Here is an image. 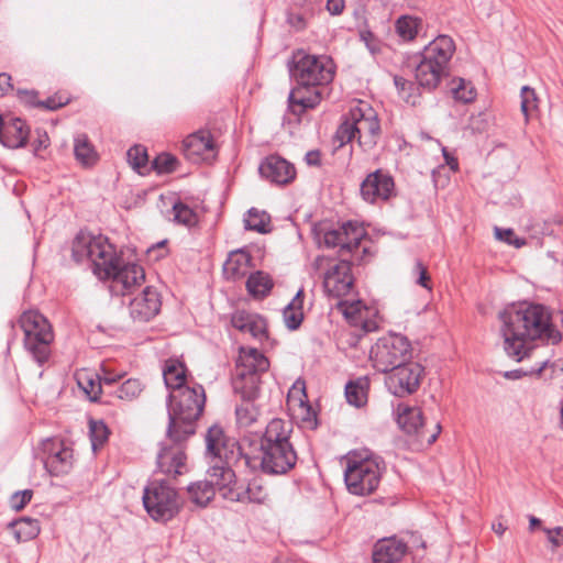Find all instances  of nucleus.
I'll use <instances>...</instances> for the list:
<instances>
[{"label": "nucleus", "mask_w": 563, "mask_h": 563, "mask_svg": "<svg viewBox=\"0 0 563 563\" xmlns=\"http://www.w3.org/2000/svg\"><path fill=\"white\" fill-rule=\"evenodd\" d=\"M186 373V365L179 360L169 358L165 361L163 367V377L169 391H175L176 389H180L190 385Z\"/></svg>", "instance_id": "28"}, {"label": "nucleus", "mask_w": 563, "mask_h": 563, "mask_svg": "<svg viewBox=\"0 0 563 563\" xmlns=\"http://www.w3.org/2000/svg\"><path fill=\"white\" fill-rule=\"evenodd\" d=\"M452 95L453 98L463 103L472 102L476 97V91L470 81L463 78L453 79Z\"/></svg>", "instance_id": "40"}, {"label": "nucleus", "mask_w": 563, "mask_h": 563, "mask_svg": "<svg viewBox=\"0 0 563 563\" xmlns=\"http://www.w3.org/2000/svg\"><path fill=\"white\" fill-rule=\"evenodd\" d=\"M525 374L526 373H523L522 371L516 369V371L506 372L505 377L510 378V379H518V378L522 377V375H525Z\"/></svg>", "instance_id": "61"}, {"label": "nucleus", "mask_w": 563, "mask_h": 563, "mask_svg": "<svg viewBox=\"0 0 563 563\" xmlns=\"http://www.w3.org/2000/svg\"><path fill=\"white\" fill-rule=\"evenodd\" d=\"M369 382L366 377H360L351 380L345 386V397L350 405L357 408L364 406L367 401V389Z\"/></svg>", "instance_id": "35"}, {"label": "nucleus", "mask_w": 563, "mask_h": 563, "mask_svg": "<svg viewBox=\"0 0 563 563\" xmlns=\"http://www.w3.org/2000/svg\"><path fill=\"white\" fill-rule=\"evenodd\" d=\"M235 415L240 427H250L256 421L258 410L253 401L243 400V404L236 407Z\"/></svg>", "instance_id": "41"}, {"label": "nucleus", "mask_w": 563, "mask_h": 563, "mask_svg": "<svg viewBox=\"0 0 563 563\" xmlns=\"http://www.w3.org/2000/svg\"><path fill=\"white\" fill-rule=\"evenodd\" d=\"M303 299L305 290L300 288L283 310L285 325L290 331L299 329L303 321Z\"/></svg>", "instance_id": "30"}, {"label": "nucleus", "mask_w": 563, "mask_h": 563, "mask_svg": "<svg viewBox=\"0 0 563 563\" xmlns=\"http://www.w3.org/2000/svg\"><path fill=\"white\" fill-rule=\"evenodd\" d=\"M269 368L268 358L256 349L245 351L241 354L235 366L233 389L243 400L253 401L260 394L261 374Z\"/></svg>", "instance_id": "10"}, {"label": "nucleus", "mask_w": 563, "mask_h": 563, "mask_svg": "<svg viewBox=\"0 0 563 563\" xmlns=\"http://www.w3.org/2000/svg\"><path fill=\"white\" fill-rule=\"evenodd\" d=\"M499 319L505 352L517 362L529 356L534 341L556 344L562 339L552 324L550 310L540 303H511L499 313Z\"/></svg>", "instance_id": "1"}, {"label": "nucleus", "mask_w": 563, "mask_h": 563, "mask_svg": "<svg viewBox=\"0 0 563 563\" xmlns=\"http://www.w3.org/2000/svg\"><path fill=\"white\" fill-rule=\"evenodd\" d=\"M89 431L93 450H96L98 446L103 445V443L108 440L109 429L106 426V423L101 420H91Z\"/></svg>", "instance_id": "45"}, {"label": "nucleus", "mask_w": 563, "mask_h": 563, "mask_svg": "<svg viewBox=\"0 0 563 563\" xmlns=\"http://www.w3.org/2000/svg\"><path fill=\"white\" fill-rule=\"evenodd\" d=\"M385 470L386 465L380 456L368 451L351 452L344 471L347 490L358 496L374 493Z\"/></svg>", "instance_id": "8"}, {"label": "nucleus", "mask_w": 563, "mask_h": 563, "mask_svg": "<svg viewBox=\"0 0 563 563\" xmlns=\"http://www.w3.org/2000/svg\"><path fill=\"white\" fill-rule=\"evenodd\" d=\"M455 52L454 41L448 35H439L420 53L415 69L418 85L424 89H435L441 79L449 75V63Z\"/></svg>", "instance_id": "7"}, {"label": "nucleus", "mask_w": 563, "mask_h": 563, "mask_svg": "<svg viewBox=\"0 0 563 563\" xmlns=\"http://www.w3.org/2000/svg\"><path fill=\"white\" fill-rule=\"evenodd\" d=\"M174 221L188 228L196 227L199 218L197 212L181 201H175L172 206Z\"/></svg>", "instance_id": "39"}, {"label": "nucleus", "mask_w": 563, "mask_h": 563, "mask_svg": "<svg viewBox=\"0 0 563 563\" xmlns=\"http://www.w3.org/2000/svg\"><path fill=\"white\" fill-rule=\"evenodd\" d=\"M126 155L130 165L141 174L142 168L146 167L148 161L146 148L142 145H134L128 151Z\"/></svg>", "instance_id": "44"}, {"label": "nucleus", "mask_w": 563, "mask_h": 563, "mask_svg": "<svg viewBox=\"0 0 563 563\" xmlns=\"http://www.w3.org/2000/svg\"><path fill=\"white\" fill-rule=\"evenodd\" d=\"M327 9L332 15H339L344 10V0H328Z\"/></svg>", "instance_id": "58"}, {"label": "nucleus", "mask_w": 563, "mask_h": 563, "mask_svg": "<svg viewBox=\"0 0 563 563\" xmlns=\"http://www.w3.org/2000/svg\"><path fill=\"white\" fill-rule=\"evenodd\" d=\"M540 525H541V520L540 519H538L534 516H530V518H529V528H530V530H533L536 527H538Z\"/></svg>", "instance_id": "63"}, {"label": "nucleus", "mask_w": 563, "mask_h": 563, "mask_svg": "<svg viewBox=\"0 0 563 563\" xmlns=\"http://www.w3.org/2000/svg\"><path fill=\"white\" fill-rule=\"evenodd\" d=\"M77 383L89 400L111 404V399H108L104 396L103 385L102 382H100L98 374L91 375L87 372L78 373Z\"/></svg>", "instance_id": "29"}, {"label": "nucleus", "mask_w": 563, "mask_h": 563, "mask_svg": "<svg viewBox=\"0 0 563 563\" xmlns=\"http://www.w3.org/2000/svg\"><path fill=\"white\" fill-rule=\"evenodd\" d=\"M290 423L283 419H273L266 426L261 437L260 446L255 454L242 451L240 462L250 468H260L269 475H284L297 463V452L290 442Z\"/></svg>", "instance_id": "5"}, {"label": "nucleus", "mask_w": 563, "mask_h": 563, "mask_svg": "<svg viewBox=\"0 0 563 563\" xmlns=\"http://www.w3.org/2000/svg\"><path fill=\"white\" fill-rule=\"evenodd\" d=\"M177 166L178 159L169 153H161L152 162V167L157 174L173 173Z\"/></svg>", "instance_id": "43"}, {"label": "nucleus", "mask_w": 563, "mask_h": 563, "mask_svg": "<svg viewBox=\"0 0 563 563\" xmlns=\"http://www.w3.org/2000/svg\"><path fill=\"white\" fill-rule=\"evenodd\" d=\"M274 287V280L269 274L263 271L252 273L246 280V289L254 298H265Z\"/></svg>", "instance_id": "32"}, {"label": "nucleus", "mask_w": 563, "mask_h": 563, "mask_svg": "<svg viewBox=\"0 0 563 563\" xmlns=\"http://www.w3.org/2000/svg\"><path fill=\"white\" fill-rule=\"evenodd\" d=\"M269 216L265 211H258L255 208H251L247 217L244 219L245 229L258 233H267L269 231Z\"/></svg>", "instance_id": "37"}, {"label": "nucleus", "mask_w": 563, "mask_h": 563, "mask_svg": "<svg viewBox=\"0 0 563 563\" xmlns=\"http://www.w3.org/2000/svg\"><path fill=\"white\" fill-rule=\"evenodd\" d=\"M288 22L298 31L306 27V20L301 14H290Z\"/></svg>", "instance_id": "59"}, {"label": "nucleus", "mask_w": 563, "mask_h": 563, "mask_svg": "<svg viewBox=\"0 0 563 563\" xmlns=\"http://www.w3.org/2000/svg\"><path fill=\"white\" fill-rule=\"evenodd\" d=\"M355 130H357V128L353 124L351 113L349 112L334 134V142H336L339 147H341L346 143H350L352 140L357 139Z\"/></svg>", "instance_id": "42"}, {"label": "nucleus", "mask_w": 563, "mask_h": 563, "mask_svg": "<svg viewBox=\"0 0 563 563\" xmlns=\"http://www.w3.org/2000/svg\"><path fill=\"white\" fill-rule=\"evenodd\" d=\"M69 102V97L60 93H55L51 97H48L46 100H43L38 102V108H44L46 110H57Z\"/></svg>", "instance_id": "50"}, {"label": "nucleus", "mask_w": 563, "mask_h": 563, "mask_svg": "<svg viewBox=\"0 0 563 563\" xmlns=\"http://www.w3.org/2000/svg\"><path fill=\"white\" fill-rule=\"evenodd\" d=\"M18 97L22 103L29 107L38 108V92L36 90L19 89Z\"/></svg>", "instance_id": "53"}, {"label": "nucleus", "mask_w": 563, "mask_h": 563, "mask_svg": "<svg viewBox=\"0 0 563 563\" xmlns=\"http://www.w3.org/2000/svg\"><path fill=\"white\" fill-rule=\"evenodd\" d=\"M396 413L398 426L407 434L420 435L423 432V416L420 408L400 404Z\"/></svg>", "instance_id": "27"}, {"label": "nucleus", "mask_w": 563, "mask_h": 563, "mask_svg": "<svg viewBox=\"0 0 563 563\" xmlns=\"http://www.w3.org/2000/svg\"><path fill=\"white\" fill-rule=\"evenodd\" d=\"M121 377H122V375H114L106 368L102 369V375H99V379H100V382H102L104 396L108 399L112 400L113 390L117 388L114 386V384L119 379H121Z\"/></svg>", "instance_id": "49"}, {"label": "nucleus", "mask_w": 563, "mask_h": 563, "mask_svg": "<svg viewBox=\"0 0 563 563\" xmlns=\"http://www.w3.org/2000/svg\"><path fill=\"white\" fill-rule=\"evenodd\" d=\"M32 497H33L32 489H24V490L16 492L11 496V500H10L11 507L18 511L22 510L31 501Z\"/></svg>", "instance_id": "51"}, {"label": "nucleus", "mask_w": 563, "mask_h": 563, "mask_svg": "<svg viewBox=\"0 0 563 563\" xmlns=\"http://www.w3.org/2000/svg\"><path fill=\"white\" fill-rule=\"evenodd\" d=\"M422 20L410 15H401L396 21V32L405 41H412L421 26Z\"/></svg>", "instance_id": "36"}, {"label": "nucleus", "mask_w": 563, "mask_h": 563, "mask_svg": "<svg viewBox=\"0 0 563 563\" xmlns=\"http://www.w3.org/2000/svg\"><path fill=\"white\" fill-rule=\"evenodd\" d=\"M30 135V128L24 120L11 114H0V143L8 148L24 147Z\"/></svg>", "instance_id": "22"}, {"label": "nucleus", "mask_w": 563, "mask_h": 563, "mask_svg": "<svg viewBox=\"0 0 563 563\" xmlns=\"http://www.w3.org/2000/svg\"><path fill=\"white\" fill-rule=\"evenodd\" d=\"M209 468L207 478L188 486L191 500L198 506H207L219 492L224 499L233 500L235 473L233 466L240 463L242 448L233 438H228L219 424L211 426L206 434Z\"/></svg>", "instance_id": "3"}, {"label": "nucleus", "mask_w": 563, "mask_h": 563, "mask_svg": "<svg viewBox=\"0 0 563 563\" xmlns=\"http://www.w3.org/2000/svg\"><path fill=\"white\" fill-rule=\"evenodd\" d=\"M394 178L383 169L368 174L360 188L362 198L369 203L388 200L394 195Z\"/></svg>", "instance_id": "19"}, {"label": "nucleus", "mask_w": 563, "mask_h": 563, "mask_svg": "<svg viewBox=\"0 0 563 563\" xmlns=\"http://www.w3.org/2000/svg\"><path fill=\"white\" fill-rule=\"evenodd\" d=\"M268 499V492L258 478L249 482L245 489L238 490L233 487V500L264 504Z\"/></svg>", "instance_id": "31"}, {"label": "nucleus", "mask_w": 563, "mask_h": 563, "mask_svg": "<svg viewBox=\"0 0 563 563\" xmlns=\"http://www.w3.org/2000/svg\"><path fill=\"white\" fill-rule=\"evenodd\" d=\"M74 154L79 164L90 167L98 162V154L86 134H79L74 140Z\"/></svg>", "instance_id": "33"}, {"label": "nucleus", "mask_w": 563, "mask_h": 563, "mask_svg": "<svg viewBox=\"0 0 563 563\" xmlns=\"http://www.w3.org/2000/svg\"><path fill=\"white\" fill-rule=\"evenodd\" d=\"M361 40L365 43L366 47L372 52L375 53L377 51V41L375 38V35L371 31H362L360 33Z\"/></svg>", "instance_id": "55"}, {"label": "nucleus", "mask_w": 563, "mask_h": 563, "mask_svg": "<svg viewBox=\"0 0 563 563\" xmlns=\"http://www.w3.org/2000/svg\"><path fill=\"white\" fill-rule=\"evenodd\" d=\"M41 451L44 467L52 476L67 474L73 468V449L64 441L56 438L45 439L41 444Z\"/></svg>", "instance_id": "17"}, {"label": "nucleus", "mask_w": 563, "mask_h": 563, "mask_svg": "<svg viewBox=\"0 0 563 563\" xmlns=\"http://www.w3.org/2000/svg\"><path fill=\"white\" fill-rule=\"evenodd\" d=\"M435 429H437V431H435L434 433H432V434L429 437V439H428V443H430V444H431V443H433V442H435V440H437L438 435H439V434H440V432H441V426H440V423H437Z\"/></svg>", "instance_id": "64"}, {"label": "nucleus", "mask_w": 563, "mask_h": 563, "mask_svg": "<svg viewBox=\"0 0 563 563\" xmlns=\"http://www.w3.org/2000/svg\"><path fill=\"white\" fill-rule=\"evenodd\" d=\"M173 445L162 444L157 454V468L161 473L176 477L187 472L183 442L172 441Z\"/></svg>", "instance_id": "23"}, {"label": "nucleus", "mask_w": 563, "mask_h": 563, "mask_svg": "<svg viewBox=\"0 0 563 563\" xmlns=\"http://www.w3.org/2000/svg\"><path fill=\"white\" fill-rule=\"evenodd\" d=\"M335 68L330 56L311 55L303 49L296 51L291 57L289 71L298 86L291 89L288 96V110L300 117L308 109L316 108L322 99L319 88L332 82Z\"/></svg>", "instance_id": "4"}, {"label": "nucleus", "mask_w": 563, "mask_h": 563, "mask_svg": "<svg viewBox=\"0 0 563 563\" xmlns=\"http://www.w3.org/2000/svg\"><path fill=\"white\" fill-rule=\"evenodd\" d=\"M330 262H331V260H330L329 257L323 256V255H318V256L313 260V262H312L311 266H312V269H313L314 272H318V271H320V269H321L325 264L330 267V266L332 265Z\"/></svg>", "instance_id": "60"}, {"label": "nucleus", "mask_w": 563, "mask_h": 563, "mask_svg": "<svg viewBox=\"0 0 563 563\" xmlns=\"http://www.w3.org/2000/svg\"><path fill=\"white\" fill-rule=\"evenodd\" d=\"M521 112L528 122L530 114L538 108V98L534 89L525 86L521 89Z\"/></svg>", "instance_id": "46"}, {"label": "nucleus", "mask_w": 563, "mask_h": 563, "mask_svg": "<svg viewBox=\"0 0 563 563\" xmlns=\"http://www.w3.org/2000/svg\"><path fill=\"white\" fill-rule=\"evenodd\" d=\"M214 150V140L208 130H199L183 141L185 157L195 164L213 158L216 155Z\"/></svg>", "instance_id": "20"}, {"label": "nucleus", "mask_w": 563, "mask_h": 563, "mask_svg": "<svg viewBox=\"0 0 563 563\" xmlns=\"http://www.w3.org/2000/svg\"><path fill=\"white\" fill-rule=\"evenodd\" d=\"M307 415L302 418L303 421H311V418L316 419V412L312 410L310 406H306Z\"/></svg>", "instance_id": "62"}, {"label": "nucleus", "mask_w": 563, "mask_h": 563, "mask_svg": "<svg viewBox=\"0 0 563 563\" xmlns=\"http://www.w3.org/2000/svg\"><path fill=\"white\" fill-rule=\"evenodd\" d=\"M143 505L148 516L158 522L169 521L181 507L177 490L165 479L148 482L143 492Z\"/></svg>", "instance_id": "11"}, {"label": "nucleus", "mask_w": 563, "mask_h": 563, "mask_svg": "<svg viewBox=\"0 0 563 563\" xmlns=\"http://www.w3.org/2000/svg\"><path fill=\"white\" fill-rule=\"evenodd\" d=\"M18 324L24 333V349L40 366L47 363L54 341L52 325L47 319L38 311L29 310L20 316Z\"/></svg>", "instance_id": "9"}, {"label": "nucleus", "mask_w": 563, "mask_h": 563, "mask_svg": "<svg viewBox=\"0 0 563 563\" xmlns=\"http://www.w3.org/2000/svg\"><path fill=\"white\" fill-rule=\"evenodd\" d=\"M18 542L34 539L40 533V522L36 519L23 517L9 525Z\"/></svg>", "instance_id": "34"}, {"label": "nucleus", "mask_w": 563, "mask_h": 563, "mask_svg": "<svg viewBox=\"0 0 563 563\" xmlns=\"http://www.w3.org/2000/svg\"><path fill=\"white\" fill-rule=\"evenodd\" d=\"M252 256L244 250H236L229 254L223 265V274L227 279L239 280L243 278L252 266Z\"/></svg>", "instance_id": "26"}, {"label": "nucleus", "mask_w": 563, "mask_h": 563, "mask_svg": "<svg viewBox=\"0 0 563 563\" xmlns=\"http://www.w3.org/2000/svg\"><path fill=\"white\" fill-rule=\"evenodd\" d=\"M385 374L387 389L397 397H405L418 390L424 376V367L417 362L408 361Z\"/></svg>", "instance_id": "15"}, {"label": "nucleus", "mask_w": 563, "mask_h": 563, "mask_svg": "<svg viewBox=\"0 0 563 563\" xmlns=\"http://www.w3.org/2000/svg\"><path fill=\"white\" fill-rule=\"evenodd\" d=\"M351 120L357 130L355 134L361 147L365 151L373 148L380 135V124L373 108L361 101L357 106L350 109Z\"/></svg>", "instance_id": "16"}, {"label": "nucleus", "mask_w": 563, "mask_h": 563, "mask_svg": "<svg viewBox=\"0 0 563 563\" xmlns=\"http://www.w3.org/2000/svg\"><path fill=\"white\" fill-rule=\"evenodd\" d=\"M408 547L395 538L379 540L373 552L374 563H400L406 555Z\"/></svg>", "instance_id": "25"}, {"label": "nucleus", "mask_w": 563, "mask_h": 563, "mask_svg": "<svg viewBox=\"0 0 563 563\" xmlns=\"http://www.w3.org/2000/svg\"><path fill=\"white\" fill-rule=\"evenodd\" d=\"M12 78L7 73L0 74V96L7 95L9 91L13 89Z\"/></svg>", "instance_id": "56"}, {"label": "nucleus", "mask_w": 563, "mask_h": 563, "mask_svg": "<svg viewBox=\"0 0 563 563\" xmlns=\"http://www.w3.org/2000/svg\"><path fill=\"white\" fill-rule=\"evenodd\" d=\"M71 256L76 263L89 261L99 279H112L111 289L115 295L132 294L145 282L143 267L134 263L123 264L114 246L101 234L80 231L73 241Z\"/></svg>", "instance_id": "2"}, {"label": "nucleus", "mask_w": 563, "mask_h": 563, "mask_svg": "<svg viewBox=\"0 0 563 563\" xmlns=\"http://www.w3.org/2000/svg\"><path fill=\"white\" fill-rule=\"evenodd\" d=\"M494 234L497 240L503 241L509 245H514L518 249L526 244V240L516 236L512 229H501L495 227Z\"/></svg>", "instance_id": "48"}, {"label": "nucleus", "mask_w": 563, "mask_h": 563, "mask_svg": "<svg viewBox=\"0 0 563 563\" xmlns=\"http://www.w3.org/2000/svg\"><path fill=\"white\" fill-rule=\"evenodd\" d=\"M412 357L410 341L402 334L389 333L382 336L372 346L369 358L373 366L382 373L400 366Z\"/></svg>", "instance_id": "12"}, {"label": "nucleus", "mask_w": 563, "mask_h": 563, "mask_svg": "<svg viewBox=\"0 0 563 563\" xmlns=\"http://www.w3.org/2000/svg\"><path fill=\"white\" fill-rule=\"evenodd\" d=\"M394 82H395V86L397 87V89L399 90V92L402 95V99L407 103H410L411 106H416L418 103L419 96H416L411 92L407 93V91H417L418 90V88L415 87L413 82H411L410 80H407L406 78L400 77V76H395Z\"/></svg>", "instance_id": "47"}, {"label": "nucleus", "mask_w": 563, "mask_h": 563, "mask_svg": "<svg viewBox=\"0 0 563 563\" xmlns=\"http://www.w3.org/2000/svg\"><path fill=\"white\" fill-rule=\"evenodd\" d=\"M413 272L416 274H418L417 284L430 290L431 289L430 276L427 271V267L422 264L421 261L416 262Z\"/></svg>", "instance_id": "52"}, {"label": "nucleus", "mask_w": 563, "mask_h": 563, "mask_svg": "<svg viewBox=\"0 0 563 563\" xmlns=\"http://www.w3.org/2000/svg\"><path fill=\"white\" fill-rule=\"evenodd\" d=\"M143 390V386L140 379L129 378L118 386L112 394V400H125L131 401L140 396Z\"/></svg>", "instance_id": "38"}, {"label": "nucleus", "mask_w": 563, "mask_h": 563, "mask_svg": "<svg viewBox=\"0 0 563 563\" xmlns=\"http://www.w3.org/2000/svg\"><path fill=\"white\" fill-rule=\"evenodd\" d=\"M231 324L236 330L251 334L262 344L269 342L267 321L258 313L236 310L231 317Z\"/></svg>", "instance_id": "24"}, {"label": "nucleus", "mask_w": 563, "mask_h": 563, "mask_svg": "<svg viewBox=\"0 0 563 563\" xmlns=\"http://www.w3.org/2000/svg\"><path fill=\"white\" fill-rule=\"evenodd\" d=\"M305 162L309 166H321V152L319 150L309 151L305 156Z\"/></svg>", "instance_id": "57"}, {"label": "nucleus", "mask_w": 563, "mask_h": 563, "mask_svg": "<svg viewBox=\"0 0 563 563\" xmlns=\"http://www.w3.org/2000/svg\"><path fill=\"white\" fill-rule=\"evenodd\" d=\"M260 175L276 186H286L291 184L297 176L296 167L279 155H268L258 166Z\"/></svg>", "instance_id": "18"}, {"label": "nucleus", "mask_w": 563, "mask_h": 563, "mask_svg": "<svg viewBox=\"0 0 563 563\" xmlns=\"http://www.w3.org/2000/svg\"><path fill=\"white\" fill-rule=\"evenodd\" d=\"M161 307L158 291L154 287L147 286L130 301L129 310L134 321L148 322L161 311Z\"/></svg>", "instance_id": "21"}, {"label": "nucleus", "mask_w": 563, "mask_h": 563, "mask_svg": "<svg viewBox=\"0 0 563 563\" xmlns=\"http://www.w3.org/2000/svg\"><path fill=\"white\" fill-rule=\"evenodd\" d=\"M167 438L185 442L196 433L197 421L206 406V391L202 385L192 383L168 395Z\"/></svg>", "instance_id": "6"}, {"label": "nucleus", "mask_w": 563, "mask_h": 563, "mask_svg": "<svg viewBox=\"0 0 563 563\" xmlns=\"http://www.w3.org/2000/svg\"><path fill=\"white\" fill-rule=\"evenodd\" d=\"M367 255H369L368 249L363 247L362 255L356 258L342 257L336 263L332 264L323 275L325 292L334 298L349 295L354 283L352 266L354 264H364Z\"/></svg>", "instance_id": "13"}, {"label": "nucleus", "mask_w": 563, "mask_h": 563, "mask_svg": "<svg viewBox=\"0 0 563 563\" xmlns=\"http://www.w3.org/2000/svg\"><path fill=\"white\" fill-rule=\"evenodd\" d=\"M543 531L548 536L549 542L553 549H556L563 544V527H555L553 529L543 528Z\"/></svg>", "instance_id": "54"}, {"label": "nucleus", "mask_w": 563, "mask_h": 563, "mask_svg": "<svg viewBox=\"0 0 563 563\" xmlns=\"http://www.w3.org/2000/svg\"><path fill=\"white\" fill-rule=\"evenodd\" d=\"M319 243H323V245L328 249L339 247V256L356 258L355 253L360 250L361 241L365 235V232L358 225L352 223L351 221L343 223L341 227L336 229H330L322 233L321 231L317 232Z\"/></svg>", "instance_id": "14"}]
</instances>
